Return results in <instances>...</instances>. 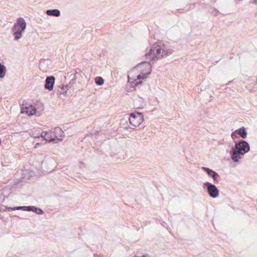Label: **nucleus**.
<instances>
[{
    "label": "nucleus",
    "instance_id": "f257e3e1",
    "mask_svg": "<svg viewBox=\"0 0 257 257\" xmlns=\"http://www.w3.org/2000/svg\"><path fill=\"white\" fill-rule=\"evenodd\" d=\"M174 51L172 47L168 44H165L160 41L154 44L148 52L145 54L147 59L151 61H156L164 56L171 54Z\"/></svg>",
    "mask_w": 257,
    "mask_h": 257
},
{
    "label": "nucleus",
    "instance_id": "f03ea898",
    "mask_svg": "<svg viewBox=\"0 0 257 257\" xmlns=\"http://www.w3.org/2000/svg\"><path fill=\"white\" fill-rule=\"evenodd\" d=\"M27 24L25 20L20 17L16 20L12 28L13 35L14 36V40L18 41L23 36V33L26 29Z\"/></svg>",
    "mask_w": 257,
    "mask_h": 257
},
{
    "label": "nucleus",
    "instance_id": "7ed1b4c3",
    "mask_svg": "<svg viewBox=\"0 0 257 257\" xmlns=\"http://www.w3.org/2000/svg\"><path fill=\"white\" fill-rule=\"evenodd\" d=\"M137 68L141 69V73L137 76V79L141 80L147 78V76L151 73L152 66L150 62H143L137 65ZM142 83V81L137 82L136 85H139Z\"/></svg>",
    "mask_w": 257,
    "mask_h": 257
},
{
    "label": "nucleus",
    "instance_id": "20e7f679",
    "mask_svg": "<svg viewBox=\"0 0 257 257\" xmlns=\"http://www.w3.org/2000/svg\"><path fill=\"white\" fill-rule=\"evenodd\" d=\"M235 146L234 149L235 151L237 152L239 154L244 155L249 151L250 147L248 143L241 140L238 142L234 141Z\"/></svg>",
    "mask_w": 257,
    "mask_h": 257
},
{
    "label": "nucleus",
    "instance_id": "39448f33",
    "mask_svg": "<svg viewBox=\"0 0 257 257\" xmlns=\"http://www.w3.org/2000/svg\"><path fill=\"white\" fill-rule=\"evenodd\" d=\"M129 122L135 127L139 126L144 120V115L139 112H132L130 114Z\"/></svg>",
    "mask_w": 257,
    "mask_h": 257
},
{
    "label": "nucleus",
    "instance_id": "423d86ee",
    "mask_svg": "<svg viewBox=\"0 0 257 257\" xmlns=\"http://www.w3.org/2000/svg\"><path fill=\"white\" fill-rule=\"evenodd\" d=\"M203 186L206 188L209 196L213 198H215L218 196L219 190L214 184L206 182L203 183Z\"/></svg>",
    "mask_w": 257,
    "mask_h": 257
},
{
    "label": "nucleus",
    "instance_id": "0eeeda50",
    "mask_svg": "<svg viewBox=\"0 0 257 257\" xmlns=\"http://www.w3.org/2000/svg\"><path fill=\"white\" fill-rule=\"evenodd\" d=\"M21 113L33 115L36 113V109L32 104L23 102L21 106Z\"/></svg>",
    "mask_w": 257,
    "mask_h": 257
},
{
    "label": "nucleus",
    "instance_id": "6e6552de",
    "mask_svg": "<svg viewBox=\"0 0 257 257\" xmlns=\"http://www.w3.org/2000/svg\"><path fill=\"white\" fill-rule=\"evenodd\" d=\"M201 169L205 171L207 175L213 179L214 183H218V180L220 178V177L217 172L205 167H202Z\"/></svg>",
    "mask_w": 257,
    "mask_h": 257
},
{
    "label": "nucleus",
    "instance_id": "1a4fd4ad",
    "mask_svg": "<svg viewBox=\"0 0 257 257\" xmlns=\"http://www.w3.org/2000/svg\"><path fill=\"white\" fill-rule=\"evenodd\" d=\"M55 78L53 76H48L46 78L45 84V88L49 91L53 89Z\"/></svg>",
    "mask_w": 257,
    "mask_h": 257
},
{
    "label": "nucleus",
    "instance_id": "9d476101",
    "mask_svg": "<svg viewBox=\"0 0 257 257\" xmlns=\"http://www.w3.org/2000/svg\"><path fill=\"white\" fill-rule=\"evenodd\" d=\"M229 153L233 162L237 163L239 162V160L241 159V156L242 155L239 154L237 152L235 151L233 147L230 149Z\"/></svg>",
    "mask_w": 257,
    "mask_h": 257
},
{
    "label": "nucleus",
    "instance_id": "9b49d317",
    "mask_svg": "<svg viewBox=\"0 0 257 257\" xmlns=\"http://www.w3.org/2000/svg\"><path fill=\"white\" fill-rule=\"evenodd\" d=\"M53 134L54 137L58 140L62 141L64 137V133L62 129L59 127H56L54 128Z\"/></svg>",
    "mask_w": 257,
    "mask_h": 257
},
{
    "label": "nucleus",
    "instance_id": "f8f14e48",
    "mask_svg": "<svg viewBox=\"0 0 257 257\" xmlns=\"http://www.w3.org/2000/svg\"><path fill=\"white\" fill-rule=\"evenodd\" d=\"M46 14L48 16L57 17L60 16V11L58 9L48 10Z\"/></svg>",
    "mask_w": 257,
    "mask_h": 257
},
{
    "label": "nucleus",
    "instance_id": "ddd939ff",
    "mask_svg": "<svg viewBox=\"0 0 257 257\" xmlns=\"http://www.w3.org/2000/svg\"><path fill=\"white\" fill-rule=\"evenodd\" d=\"M21 210H24V211H33L35 212V210H37L39 211V213H41L40 210L38 209V207H37L34 206H21Z\"/></svg>",
    "mask_w": 257,
    "mask_h": 257
},
{
    "label": "nucleus",
    "instance_id": "4468645a",
    "mask_svg": "<svg viewBox=\"0 0 257 257\" xmlns=\"http://www.w3.org/2000/svg\"><path fill=\"white\" fill-rule=\"evenodd\" d=\"M239 136H240L242 139H245L247 137V133L244 127H241L236 131Z\"/></svg>",
    "mask_w": 257,
    "mask_h": 257
},
{
    "label": "nucleus",
    "instance_id": "2eb2a0df",
    "mask_svg": "<svg viewBox=\"0 0 257 257\" xmlns=\"http://www.w3.org/2000/svg\"><path fill=\"white\" fill-rule=\"evenodd\" d=\"M6 73V67L0 62V78L5 77Z\"/></svg>",
    "mask_w": 257,
    "mask_h": 257
},
{
    "label": "nucleus",
    "instance_id": "dca6fc26",
    "mask_svg": "<svg viewBox=\"0 0 257 257\" xmlns=\"http://www.w3.org/2000/svg\"><path fill=\"white\" fill-rule=\"evenodd\" d=\"M55 138L54 137V136L53 134V133H50L49 134L48 133V135H47V137L45 138V140L47 142H54L55 141Z\"/></svg>",
    "mask_w": 257,
    "mask_h": 257
},
{
    "label": "nucleus",
    "instance_id": "f3484780",
    "mask_svg": "<svg viewBox=\"0 0 257 257\" xmlns=\"http://www.w3.org/2000/svg\"><path fill=\"white\" fill-rule=\"evenodd\" d=\"M21 210V206H17V207H5V209H4L6 211H10L11 210Z\"/></svg>",
    "mask_w": 257,
    "mask_h": 257
},
{
    "label": "nucleus",
    "instance_id": "a211bd4d",
    "mask_svg": "<svg viewBox=\"0 0 257 257\" xmlns=\"http://www.w3.org/2000/svg\"><path fill=\"white\" fill-rule=\"evenodd\" d=\"M48 133L47 131L44 132L43 131L40 135V137L44 138L45 140V138L47 137V135H48ZM34 137L35 138H39L40 136H34Z\"/></svg>",
    "mask_w": 257,
    "mask_h": 257
},
{
    "label": "nucleus",
    "instance_id": "6ab92c4d",
    "mask_svg": "<svg viewBox=\"0 0 257 257\" xmlns=\"http://www.w3.org/2000/svg\"><path fill=\"white\" fill-rule=\"evenodd\" d=\"M104 79L100 76H97V85H102L104 84Z\"/></svg>",
    "mask_w": 257,
    "mask_h": 257
},
{
    "label": "nucleus",
    "instance_id": "aec40b11",
    "mask_svg": "<svg viewBox=\"0 0 257 257\" xmlns=\"http://www.w3.org/2000/svg\"><path fill=\"white\" fill-rule=\"evenodd\" d=\"M231 136L232 138L233 139V140L234 141H235L236 139L238 138L239 135H238V133L237 132V131H235V132L232 133Z\"/></svg>",
    "mask_w": 257,
    "mask_h": 257
},
{
    "label": "nucleus",
    "instance_id": "412c9836",
    "mask_svg": "<svg viewBox=\"0 0 257 257\" xmlns=\"http://www.w3.org/2000/svg\"><path fill=\"white\" fill-rule=\"evenodd\" d=\"M38 209H39V210L41 211V213H39V211L38 210H35V211L34 212H35V213H36V214H39V215H42V214H43L44 213V212H43V210H42V209H41V208H38Z\"/></svg>",
    "mask_w": 257,
    "mask_h": 257
},
{
    "label": "nucleus",
    "instance_id": "4be33fe9",
    "mask_svg": "<svg viewBox=\"0 0 257 257\" xmlns=\"http://www.w3.org/2000/svg\"><path fill=\"white\" fill-rule=\"evenodd\" d=\"M252 3H253L254 4L257 5V0H253V1L252 2Z\"/></svg>",
    "mask_w": 257,
    "mask_h": 257
},
{
    "label": "nucleus",
    "instance_id": "5701e85b",
    "mask_svg": "<svg viewBox=\"0 0 257 257\" xmlns=\"http://www.w3.org/2000/svg\"><path fill=\"white\" fill-rule=\"evenodd\" d=\"M95 83L96 84V77L94 79Z\"/></svg>",
    "mask_w": 257,
    "mask_h": 257
},
{
    "label": "nucleus",
    "instance_id": "b1692460",
    "mask_svg": "<svg viewBox=\"0 0 257 257\" xmlns=\"http://www.w3.org/2000/svg\"><path fill=\"white\" fill-rule=\"evenodd\" d=\"M141 257H146V255H143L142 256H141Z\"/></svg>",
    "mask_w": 257,
    "mask_h": 257
},
{
    "label": "nucleus",
    "instance_id": "393cba45",
    "mask_svg": "<svg viewBox=\"0 0 257 257\" xmlns=\"http://www.w3.org/2000/svg\"><path fill=\"white\" fill-rule=\"evenodd\" d=\"M134 256H135V257H141V256H137V255H135Z\"/></svg>",
    "mask_w": 257,
    "mask_h": 257
},
{
    "label": "nucleus",
    "instance_id": "a878e982",
    "mask_svg": "<svg viewBox=\"0 0 257 257\" xmlns=\"http://www.w3.org/2000/svg\"><path fill=\"white\" fill-rule=\"evenodd\" d=\"M44 163H44V161H43V162H42V165H44Z\"/></svg>",
    "mask_w": 257,
    "mask_h": 257
},
{
    "label": "nucleus",
    "instance_id": "bb28decb",
    "mask_svg": "<svg viewBox=\"0 0 257 257\" xmlns=\"http://www.w3.org/2000/svg\"><path fill=\"white\" fill-rule=\"evenodd\" d=\"M2 142V141H1V139H0V144Z\"/></svg>",
    "mask_w": 257,
    "mask_h": 257
}]
</instances>
